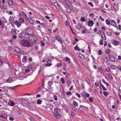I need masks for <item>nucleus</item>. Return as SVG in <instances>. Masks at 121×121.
<instances>
[{
  "instance_id": "f257e3e1",
  "label": "nucleus",
  "mask_w": 121,
  "mask_h": 121,
  "mask_svg": "<svg viewBox=\"0 0 121 121\" xmlns=\"http://www.w3.org/2000/svg\"><path fill=\"white\" fill-rule=\"evenodd\" d=\"M25 33L27 35L32 36L33 34V31L32 29L29 28H27L26 31Z\"/></svg>"
},
{
  "instance_id": "f03ea898",
  "label": "nucleus",
  "mask_w": 121,
  "mask_h": 121,
  "mask_svg": "<svg viewBox=\"0 0 121 121\" xmlns=\"http://www.w3.org/2000/svg\"><path fill=\"white\" fill-rule=\"evenodd\" d=\"M108 57L111 61L114 62L115 61V59L113 56H112L110 54H108Z\"/></svg>"
},
{
  "instance_id": "7ed1b4c3",
  "label": "nucleus",
  "mask_w": 121,
  "mask_h": 121,
  "mask_svg": "<svg viewBox=\"0 0 121 121\" xmlns=\"http://www.w3.org/2000/svg\"><path fill=\"white\" fill-rule=\"evenodd\" d=\"M103 32V34H100L101 38L105 40H106V38L105 33L104 32Z\"/></svg>"
},
{
  "instance_id": "20e7f679",
  "label": "nucleus",
  "mask_w": 121,
  "mask_h": 121,
  "mask_svg": "<svg viewBox=\"0 0 121 121\" xmlns=\"http://www.w3.org/2000/svg\"><path fill=\"white\" fill-rule=\"evenodd\" d=\"M23 46L26 47H29L30 45L28 42L25 41L23 43H22Z\"/></svg>"
},
{
  "instance_id": "39448f33",
  "label": "nucleus",
  "mask_w": 121,
  "mask_h": 121,
  "mask_svg": "<svg viewBox=\"0 0 121 121\" xmlns=\"http://www.w3.org/2000/svg\"><path fill=\"white\" fill-rule=\"evenodd\" d=\"M14 24L15 25H17V27H20L21 25V22H19L17 20L14 22Z\"/></svg>"
},
{
  "instance_id": "423d86ee",
  "label": "nucleus",
  "mask_w": 121,
  "mask_h": 121,
  "mask_svg": "<svg viewBox=\"0 0 121 121\" xmlns=\"http://www.w3.org/2000/svg\"><path fill=\"white\" fill-rule=\"evenodd\" d=\"M10 22L11 23L12 25H14V17H10L9 18Z\"/></svg>"
},
{
  "instance_id": "0eeeda50",
  "label": "nucleus",
  "mask_w": 121,
  "mask_h": 121,
  "mask_svg": "<svg viewBox=\"0 0 121 121\" xmlns=\"http://www.w3.org/2000/svg\"><path fill=\"white\" fill-rule=\"evenodd\" d=\"M111 22L110 23L111 24V25L112 26H114L115 27H116L117 25L116 23L113 20H111Z\"/></svg>"
},
{
  "instance_id": "6e6552de",
  "label": "nucleus",
  "mask_w": 121,
  "mask_h": 121,
  "mask_svg": "<svg viewBox=\"0 0 121 121\" xmlns=\"http://www.w3.org/2000/svg\"><path fill=\"white\" fill-rule=\"evenodd\" d=\"M1 116L3 118L5 119H6L7 117V114L4 113H2L1 114Z\"/></svg>"
},
{
  "instance_id": "1a4fd4ad",
  "label": "nucleus",
  "mask_w": 121,
  "mask_h": 121,
  "mask_svg": "<svg viewBox=\"0 0 121 121\" xmlns=\"http://www.w3.org/2000/svg\"><path fill=\"white\" fill-rule=\"evenodd\" d=\"M88 25L89 26H92L94 24L93 21L92 20L88 21Z\"/></svg>"
},
{
  "instance_id": "9d476101",
  "label": "nucleus",
  "mask_w": 121,
  "mask_h": 121,
  "mask_svg": "<svg viewBox=\"0 0 121 121\" xmlns=\"http://www.w3.org/2000/svg\"><path fill=\"white\" fill-rule=\"evenodd\" d=\"M14 51L17 53H19L20 51V49L18 48L15 47L14 48Z\"/></svg>"
},
{
  "instance_id": "9b49d317",
  "label": "nucleus",
  "mask_w": 121,
  "mask_h": 121,
  "mask_svg": "<svg viewBox=\"0 0 121 121\" xmlns=\"http://www.w3.org/2000/svg\"><path fill=\"white\" fill-rule=\"evenodd\" d=\"M24 33H20L18 35V37L21 39H23L24 38Z\"/></svg>"
},
{
  "instance_id": "f8f14e48",
  "label": "nucleus",
  "mask_w": 121,
  "mask_h": 121,
  "mask_svg": "<svg viewBox=\"0 0 121 121\" xmlns=\"http://www.w3.org/2000/svg\"><path fill=\"white\" fill-rule=\"evenodd\" d=\"M87 31V30L85 27H84L83 28V30L82 31V32L83 34L86 33V32Z\"/></svg>"
},
{
  "instance_id": "ddd939ff",
  "label": "nucleus",
  "mask_w": 121,
  "mask_h": 121,
  "mask_svg": "<svg viewBox=\"0 0 121 121\" xmlns=\"http://www.w3.org/2000/svg\"><path fill=\"white\" fill-rule=\"evenodd\" d=\"M119 43V42L116 40H115L113 42V44L115 45H117Z\"/></svg>"
},
{
  "instance_id": "4468645a",
  "label": "nucleus",
  "mask_w": 121,
  "mask_h": 121,
  "mask_svg": "<svg viewBox=\"0 0 121 121\" xmlns=\"http://www.w3.org/2000/svg\"><path fill=\"white\" fill-rule=\"evenodd\" d=\"M83 93L85 94L86 96V97H89L90 96L89 94L88 93H86L85 91H83Z\"/></svg>"
},
{
  "instance_id": "2eb2a0df",
  "label": "nucleus",
  "mask_w": 121,
  "mask_h": 121,
  "mask_svg": "<svg viewBox=\"0 0 121 121\" xmlns=\"http://www.w3.org/2000/svg\"><path fill=\"white\" fill-rule=\"evenodd\" d=\"M53 115L54 116L56 117L57 119H59L60 118V116L59 115L57 114L56 113H53Z\"/></svg>"
},
{
  "instance_id": "dca6fc26",
  "label": "nucleus",
  "mask_w": 121,
  "mask_h": 121,
  "mask_svg": "<svg viewBox=\"0 0 121 121\" xmlns=\"http://www.w3.org/2000/svg\"><path fill=\"white\" fill-rule=\"evenodd\" d=\"M76 26L77 29H80L81 27V25L80 24H77Z\"/></svg>"
},
{
  "instance_id": "f3484780",
  "label": "nucleus",
  "mask_w": 121,
  "mask_h": 121,
  "mask_svg": "<svg viewBox=\"0 0 121 121\" xmlns=\"http://www.w3.org/2000/svg\"><path fill=\"white\" fill-rule=\"evenodd\" d=\"M48 85H49V89H50L51 88V85L52 84L53 82L51 81H49L48 82Z\"/></svg>"
},
{
  "instance_id": "a211bd4d",
  "label": "nucleus",
  "mask_w": 121,
  "mask_h": 121,
  "mask_svg": "<svg viewBox=\"0 0 121 121\" xmlns=\"http://www.w3.org/2000/svg\"><path fill=\"white\" fill-rule=\"evenodd\" d=\"M66 11L68 13H70L71 12L72 10L69 7L67 9Z\"/></svg>"
},
{
  "instance_id": "6ab92c4d",
  "label": "nucleus",
  "mask_w": 121,
  "mask_h": 121,
  "mask_svg": "<svg viewBox=\"0 0 121 121\" xmlns=\"http://www.w3.org/2000/svg\"><path fill=\"white\" fill-rule=\"evenodd\" d=\"M8 2L10 5L12 6L13 5V3L10 0H8Z\"/></svg>"
},
{
  "instance_id": "aec40b11",
  "label": "nucleus",
  "mask_w": 121,
  "mask_h": 121,
  "mask_svg": "<svg viewBox=\"0 0 121 121\" xmlns=\"http://www.w3.org/2000/svg\"><path fill=\"white\" fill-rule=\"evenodd\" d=\"M73 105L76 107H77L78 106V104L77 102L75 101H74L73 102Z\"/></svg>"
},
{
  "instance_id": "412c9836",
  "label": "nucleus",
  "mask_w": 121,
  "mask_h": 121,
  "mask_svg": "<svg viewBox=\"0 0 121 121\" xmlns=\"http://www.w3.org/2000/svg\"><path fill=\"white\" fill-rule=\"evenodd\" d=\"M105 52L106 53L108 54H109L111 52V51L109 49H107L105 50Z\"/></svg>"
},
{
  "instance_id": "4be33fe9",
  "label": "nucleus",
  "mask_w": 121,
  "mask_h": 121,
  "mask_svg": "<svg viewBox=\"0 0 121 121\" xmlns=\"http://www.w3.org/2000/svg\"><path fill=\"white\" fill-rule=\"evenodd\" d=\"M28 19L30 22L31 24H33L34 22L32 19L30 18H28Z\"/></svg>"
},
{
  "instance_id": "5701e85b",
  "label": "nucleus",
  "mask_w": 121,
  "mask_h": 121,
  "mask_svg": "<svg viewBox=\"0 0 121 121\" xmlns=\"http://www.w3.org/2000/svg\"><path fill=\"white\" fill-rule=\"evenodd\" d=\"M12 33L13 35H14L16 34V31L14 29H12Z\"/></svg>"
},
{
  "instance_id": "b1692460",
  "label": "nucleus",
  "mask_w": 121,
  "mask_h": 121,
  "mask_svg": "<svg viewBox=\"0 0 121 121\" xmlns=\"http://www.w3.org/2000/svg\"><path fill=\"white\" fill-rule=\"evenodd\" d=\"M71 82V81L70 80H69L67 81L68 86H70Z\"/></svg>"
},
{
  "instance_id": "393cba45",
  "label": "nucleus",
  "mask_w": 121,
  "mask_h": 121,
  "mask_svg": "<svg viewBox=\"0 0 121 121\" xmlns=\"http://www.w3.org/2000/svg\"><path fill=\"white\" fill-rule=\"evenodd\" d=\"M42 101L39 99H38L37 101V104H41L42 103Z\"/></svg>"
},
{
  "instance_id": "a878e982",
  "label": "nucleus",
  "mask_w": 121,
  "mask_h": 121,
  "mask_svg": "<svg viewBox=\"0 0 121 121\" xmlns=\"http://www.w3.org/2000/svg\"><path fill=\"white\" fill-rule=\"evenodd\" d=\"M106 24L107 25H109L110 24V22L109 21V20L108 19H107L106 21Z\"/></svg>"
},
{
  "instance_id": "bb28decb",
  "label": "nucleus",
  "mask_w": 121,
  "mask_h": 121,
  "mask_svg": "<svg viewBox=\"0 0 121 121\" xmlns=\"http://www.w3.org/2000/svg\"><path fill=\"white\" fill-rule=\"evenodd\" d=\"M11 101L10 102V104H9V105L11 106L14 105H15V103L13 101Z\"/></svg>"
},
{
  "instance_id": "cd10ccee",
  "label": "nucleus",
  "mask_w": 121,
  "mask_h": 121,
  "mask_svg": "<svg viewBox=\"0 0 121 121\" xmlns=\"http://www.w3.org/2000/svg\"><path fill=\"white\" fill-rule=\"evenodd\" d=\"M65 3L69 6H70L71 4L68 1H66Z\"/></svg>"
},
{
  "instance_id": "c85d7f7f",
  "label": "nucleus",
  "mask_w": 121,
  "mask_h": 121,
  "mask_svg": "<svg viewBox=\"0 0 121 121\" xmlns=\"http://www.w3.org/2000/svg\"><path fill=\"white\" fill-rule=\"evenodd\" d=\"M102 82L104 83H105L106 85L107 86H109V84L107 82H106L104 80V79H102Z\"/></svg>"
},
{
  "instance_id": "c756f323",
  "label": "nucleus",
  "mask_w": 121,
  "mask_h": 121,
  "mask_svg": "<svg viewBox=\"0 0 121 121\" xmlns=\"http://www.w3.org/2000/svg\"><path fill=\"white\" fill-rule=\"evenodd\" d=\"M80 20L82 22H84L85 21L84 17H82L80 19Z\"/></svg>"
},
{
  "instance_id": "7c9ffc66",
  "label": "nucleus",
  "mask_w": 121,
  "mask_h": 121,
  "mask_svg": "<svg viewBox=\"0 0 121 121\" xmlns=\"http://www.w3.org/2000/svg\"><path fill=\"white\" fill-rule=\"evenodd\" d=\"M79 57L82 59L84 58V57L83 55L81 53L79 54Z\"/></svg>"
},
{
  "instance_id": "2f4dec72",
  "label": "nucleus",
  "mask_w": 121,
  "mask_h": 121,
  "mask_svg": "<svg viewBox=\"0 0 121 121\" xmlns=\"http://www.w3.org/2000/svg\"><path fill=\"white\" fill-rule=\"evenodd\" d=\"M108 76L110 80H112L113 78L112 75L109 74H108Z\"/></svg>"
},
{
  "instance_id": "473e14b6",
  "label": "nucleus",
  "mask_w": 121,
  "mask_h": 121,
  "mask_svg": "<svg viewBox=\"0 0 121 121\" xmlns=\"http://www.w3.org/2000/svg\"><path fill=\"white\" fill-rule=\"evenodd\" d=\"M89 100L90 102L92 103L93 102V99L91 97L89 98Z\"/></svg>"
},
{
  "instance_id": "72a5a7b5",
  "label": "nucleus",
  "mask_w": 121,
  "mask_h": 121,
  "mask_svg": "<svg viewBox=\"0 0 121 121\" xmlns=\"http://www.w3.org/2000/svg\"><path fill=\"white\" fill-rule=\"evenodd\" d=\"M62 51L64 53H66L67 52V50L65 48H62Z\"/></svg>"
},
{
  "instance_id": "f704fd0d",
  "label": "nucleus",
  "mask_w": 121,
  "mask_h": 121,
  "mask_svg": "<svg viewBox=\"0 0 121 121\" xmlns=\"http://www.w3.org/2000/svg\"><path fill=\"white\" fill-rule=\"evenodd\" d=\"M61 81L62 84H64L65 83V80L64 78H61Z\"/></svg>"
},
{
  "instance_id": "c9c22d12",
  "label": "nucleus",
  "mask_w": 121,
  "mask_h": 121,
  "mask_svg": "<svg viewBox=\"0 0 121 121\" xmlns=\"http://www.w3.org/2000/svg\"><path fill=\"white\" fill-rule=\"evenodd\" d=\"M56 38L57 40H58V41H59L61 39L60 37L59 36H56Z\"/></svg>"
},
{
  "instance_id": "e433bc0d",
  "label": "nucleus",
  "mask_w": 121,
  "mask_h": 121,
  "mask_svg": "<svg viewBox=\"0 0 121 121\" xmlns=\"http://www.w3.org/2000/svg\"><path fill=\"white\" fill-rule=\"evenodd\" d=\"M1 2H0V7L2 9H3L4 8V4H1Z\"/></svg>"
},
{
  "instance_id": "4c0bfd02",
  "label": "nucleus",
  "mask_w": 121,
  "mask_h": 121,
  "mask_svg": "<svg viewBox=\"0 0 121 121\" xmlns=\"http://www.w3.org/2000/svg\"><path fill=\"white\" fill-rule=\"evenodd\" d=\"M22 103H24V104H25L26 103V102H27L26 100L25 99L22 98Z\"/></svg>"
},
{
  "instance_id": "58836bf2",
  "label": "nucleus",
  "mask_w": 121,
  "mask_h": 121,
  "mask_svg": "<svg viewBox=\"0 0 121 121\" xmlns=\"http://www.w3.org/2000/svg\"><path fill=\"white\" fill-rule=\"evenodd\" d=\"M4 24L3 23L2 21H1V19H0V25L2 27V26H3V27H4Z\"/></svg>"
},
{
  "instance_id": "ea45409f",
  "label": "nucleus",
  "mask_w": 121,
  "mask_h": 121,
  "mask_svg": "<svg viewBox=\"0 0 121 121\" xmlns=\"http://www.w3.org/2000/svg\"><path fill=\"white\" fill-rule=\"evenodd\" d=\"M72 109L75 112H76L78 110L74 106H73Z\"/></svg>"
},
{
  "instance_id": "a19ab883",
  "label": "nucleus",
  "mask_w": 121,
  "mask_h": 121,
  "mask_svg": "<svg viewBox=\"0 0 121 121\" xmlns=\"http://www.w3.org/2000/svg\"><path fill=\"white\" fill-rule=\"evenodd\" d=\"M108 36H111L112 35V33L111 32H108L107 31L106 32Z\"/></svg>"
},
{
  "instance_id": "79ce46f5",
  "label": "nucleus",
  "mask_w": 121,
  "mask_h": 121,
  "mask_svg": "<svg viewBox=\"0 0 121 121\" xmlns=\"http://www.w3.org/2000/svg\"><path fill=\"white\" fill-rule=\"evenodd\" d=\"M40 8L43 9H45V8L44 6L43 5H40Z\"/></svg>"
},
{
  "instance_id": "37998d69",
  "label": "nucleus",
  "mask_w": 121,
  "mask_h": 121,
  "mask_svg": "<svg viewBox=\"0 0 121 121\" xmlns=\"http://www.w3.org/2000/svg\"><path fill=\"white\" fill-rule=\"evenodd\" d=\"M72 93L70 91H69L67 92L66 93V95H70L72 94Z\"/></svg>"
},
{
  "instance_id": "c03bdc74",
  "label": "nucleus",
  "mask_w": 121,
  "mask_h": 121,
  "mask_svg": "<svg viewBox=\"0 0 121 121\" xmlns=\"http://www.w3.org/2000/svg\"><path fill=\"white\" fill-rule=\"evenodd\" d=\"M103 93L104 95L106 96H107L108 94V93L105 91H104Z\"/></svg>"
},
{
  "instance_id": "a18cd8bd",
  "label": "nucleus",
  "mask_w": 121,
  "mask_h": 121,
  "mask_svg": "<svg viewBox=\"0 0 121 121\" xmlns=\"http://www.w3.org/2000/svg\"><path fill=\"white\" fill-rule=\"evenodd\" d=\"M26 56H25L22 59V61L23 62H24L26 60Z\"/></svg>"
},
{
  "instance_id": "49530a36",
  "label": "nucleus",
  "mask_w": 121,
  "mask_h": 121,
  "mask_svg": "<svg viewBox=\"0 0 121 121\" xmlns=\"http://www.w3.org/2000/svg\"><path fill=\"white\" fill-rule=\"evenodd\" d=\"M19 21L20 22H23L24 20V19L22 18H20L19 19Z\"/></svg>"
},
{
  "instance_id": "de8ad7c7",
  "label": "nucleus",
  "mask_w": 121,
  "mask_h": 121,
  "mask_svg": "<svg viewBox=\"0 0 121 121\" xmlns=\"http://www.w3.org/2000/svg\"><path fill=\"white\" fill-rule=\"evenodd\" d=\"M6 93L4 91H2L0 93V94L1 95H3L6 94Z\"/></svg>"
},
{
  "instance_id": "09e8293b",
  "label": "nucleus",
  "mask_w": 121,
  "mask_h": 121,
  "mask_svg": "<svg viewBox=\"0 0 121 121\" xmlns=\"http://www.w3.org/2000/svg\"><path fill=\"white\" fill-rule=\"evenodd\" d=\"M102 54V52L101 50H99L98 52V54L99 55H101Z\"/></svg>"
},
{
  "instance_id": "8fccbe9b",
  "label": "nucleus",
  "mask_w": 121,
  "mask_h": 121,
  "mask_svg": "<svg viewBox=\"0 0 121 121\" xmlns=\"http://www.w3.org/2000/svg\"><path fill=\"white\" fill-rule=\"evenodd\" d=\"M88 4L89 5H90V6L92 7H93L94 6V5L92 4V2H88Z\"/></svg>"
},
{
  "instance_id": "3c124183",
  "label": "nucleus",
  "mask_w": 121,
  "mask_h": 121,
  "mask_svg": "<svg viewBox=\"0 0 121 121\" xmlns=\"http://www.w3.org/2000/svg\"><path fill=\"white\" fill-rule=\"evenodd\" d=\"M108 59L107 57H105L104 58V61L106 62H107L108 61Z\"/></svg>"
},
{
  "instance_id": "603ef678",
  "label": "nucleus",
  "mask_w": 121,
  "mask_h": 121,
  "mask_svg": "<svg viewBox=\"0 0 121 121\" xmlns=\"http://www.w3.org/2000/svg\"><path fill=\"white\" fill-rule=\"evenodd\" d=\"M54 111L56 113H57L58 111V109L57 108H55L54 109Z\"/></svg>"
},
{
  "instance_id": "864d4df0",
  "label": "nucleus",
  "mask_w": 121,
  "mask_h": 121,
  "mask_svg": "<svg viewBox=\"0 0 121 121\" xmlns=\"http://www.w3.org/2000/svg\"><path fill=\"white\" fill-rule=\"evenodd\" d=\"M54 100L56 101L57 100V96L56 95H54Z\"/></svg>"
},
{
  "instance_id": "5fc2aeb1",
  "label": "nucleus",
  "mask_w": 121,
  "mask_h": 121,
  "mask_svg": "<svg viewBox=\"0 0 121 121\" xmlns=\"http://www.w3.org/2000/svg\"><path fill=\"white\" fill-rule=\"evenodd\" d=\"M65 60L67 61H69L70 60V59L69 58L67 57H66L65 58Z\"/></svg>"
},
{
  "instance_id": "6e6d98bb",
  "label": "nucleus",
  "mask_w": 121,
  "mask_h": 121,
  "mask_svg": "<svg viewBox=\"0 0 121 121\" xmlns=\"http://www.w3.org/2000/svg\"><path fill=\"white\" fill-rule=\"evenodd\" d=\"M79 48V47L77 45H76L74 48V49L75 50H77V49H78Z\"/></svg>"
},
{
  "instance_id": "4d7b16f0",
  "label": "nucleus",
  "mask_w": 121,
  "mask_h": 121,
  "mask_svg": "<svg viewBox=\"0 0 121 121\" xmlns=\"http://www.w3.org/2000/svg\"><path fill=\"white\" fill-rule=\"evenodd\" d=\"M9 120L10 121H13L14 120V119L12 117H10L9 118Z\"/></svg>"
},
{
  "instance_id": "13d9d810",
  "label": "nucleus",
  "mask_w": 121,
  "mask_h": 121,
  "mask_svg": "<svg viewBox=\"0 0 121 121\" xmlns=\"http://www.w3.org/2000/svg\"><path fill=\"white\" fill-rule=\"evenodd\" d=\"M86 82L88 84H89L90 83V81L88 78H86Z\"/></svg>"
},
{
  "instance_id": "bf43d9fd",
  "label": "nucleus",
  "mask_w": 121,
  "mask_h": 121,
  "mask_svg": "<svg viewBox=\"0 0 121 121\" xmlns=\"http://www.w3.org/2000/svg\"><path fill=\"white\" fill-rule=\"evenodd\" d=\"M106 70L107 72H109L110 71V69L109 68L107 67L106 68Z\"/></svg>"
},
{
  "instance_id": "052dcab7",
  "label": "nucleus",
  "mask_w": 121,
  "mask_h": 121,
  "mask_svg": "<svg viewBox=\"0 0 121 121\" xmlns=\"http://www.w3.org/2000/svg\"><path fill=\"white\" fill-rule=\"evenodd\" d=\"M54 4H55L54 5L55 6H58V3L57 2H56Z\"/></svg>"
},
{
  "instance_id": "680f3d73",
  "label": "nucleus",
  "mask_w": 121,
  "mask_h": 121,
  "mask_svg": "<svg viewBox=\"0 0 121 121\" xmlns=\"http://www.w3.org/2000/svg\"><path fill=\"white\" fill-rule=\"evenodd\" d=\"M51 2H52V3H53L54 4L56 2V0H51Z\"/></svg>"
},
{
  "instance_id": "e2e57ef3",
  "label": "nucleus",
  "mask_w": 121,
  "mask_h": 121,
  "mask_svg": "<svg viewBox=\"0 0 121 121\" xmlns=\"http://www.w3.org/2000/svg\"><path fill=\"white\" fill-rule=\"evenodd\" d=\"M95 85L96 86H98L99 85V83L98 82H95Z\"/></svg>"
},
{
  "instance_id": "0e129e2a",
  "label": "nucleus",
  "mask_w": 121,
  "mask_h": 121,
  "mask_svg": "<svg viewBox=\"0 0 121 121\" xmlns=\"http://www.w3.org/2000/svg\"><path fill=\"white\" fill-rule=\"evenodd\" d=\"M71 115L73 117L75 116V114L73 112H71Z\"/></svg>"
},
{
  "instance_id": "69168bd1",
  "label": "nucleus",
  "mask_w": 121,
  "mask_h": 121,
  "mask_svg": "<svg viewBox=\"0 0 121 121\" xmlns=\"http://www.w3.org/2000/svg\"><path fill=\"white\" fill-rule=\"evenodd\" d=\"M75 94L76 95H77L78 96V97L79 98H80V97L81 96H80V95L78 93H76Z\"/></svg>"
},
{
  "instance_id": "338daca9",
  "label": "nucleus",
  "mask_w": 121,
  "mask_h": 121,
  "mask_svg": "<svg viewBox=\"0 0 121 121\" xmlns=\"http://www.w3.org/2000/svg\"><path fill=\"white\" fill-rule=\"evenodd\" d=\"M41 45L43 46H44L45 45V43H44L43 42V41H41Z\"/></svg>"
},
{
  "instance_id": "774afa93",
  "label": "nucleus",
  "mask_w": 121,
  "mask_h": 121,
  "mask_svg": "<svg viewBox=\"0 0 121 121\" xmlns=\"http://www.w3.org/2000/svg\"><path fill=\"white\" fill-rule=\"evenodd\" d=\"M99 72H100V73H102V69H101V68H99Z\"/></svg>"
}]
</instances>
